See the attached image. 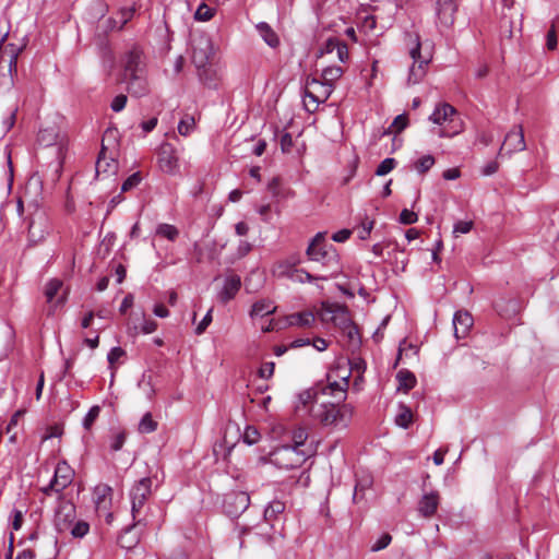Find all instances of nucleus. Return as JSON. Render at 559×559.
<instances>
[{"label": "nucleus", "instance_id": "1", "mask_svg": "<svg viewBox=\"0 0 559 559\" xmlns=\"http://www.w3.org/2000/svg\"><path fill=\"white\" fill-rule=\"evenodd\" d=\"M310 412L324 427L346 428L352 420L354 408L344 402H320L312 406Z\"/></svg>", "mask_w": 559, "mask_h": 559}, {"label": "nucleus", "instance_id": "2", "mask_svg": "<svg viewBox=\"0 0 559 559\" xmlns=\"http://www.w3.org/2000/svg\"><path fill=\"white\" fill-rule=\"evenodd\" d=\"M317 452L316 447L307 449H295L289 444L281 445L269 454V462L278 468L290 469L300 467L309 457Z\"/></svg>", "mask_w": 559, "mask_h": 559}, {"label": "nucleus", "instance_id": "3", "mask_svg": "<svg viewBox=\"0 0 559 559\" xmlns=\"http://www.w3.org/2000/svg\"><path fill=\"white\" fill-rule=\"evenodd\" d=\"M152 495V479L143 477L138 480L130 489L131 514L133 525H146V501Z\"/></svg>", "mask_w": 559, "mask_h": 559}, {"label": "nucleus", "instance_id": "4", "mask_svg": "<svg viewBox=\"0 0 559 559\" xmlns=\"http://www.w3.org/2000/svg\"><path fill=\"white\" fill-rule=\"evenodd\" d=\"M429 120L442 127L436 132L440 138L454 136L463 129L456 109L448 103L439 104L430 115Z\"/></svg>", "mask_w": 559, "mask_h": 559}, {"label": "nucleus", "instance_id": "5", "mask_svg": "<svg viewBox=\"0 0 559 559\" xmlns=\"http://www.w3.org/2000/svg\"><path fill=\"white\" fill-rule=\"evenodd\" d=\"M413 40L414 46L409 49V56L413 59V63L409 68L407 83L415 85L420 83L427 73L428 64L432 59L430 51L423 53L421 43L418 35L409 36Z\"/></svg>", "mask_w": 559, "mask_h": 559}, {"label": "nucleus", "instance_id": "6", "mask_svg": "<svg viewBox=\"0 0 559 559\" xmlns=\"http://www.w3.org/2000/svg\"><path fill=\"white\" fill-rule=\"evenodd\" d=\"M306 253L309 260L320 262L324 266L334 267L338 265L337 252L332 245L325 242V238L322 233H318L313 237Z\"/></svg>", "mask_w": 559, "mask_h": 559}, {"label": "nucleus", "instance_id": "7", "mask_svg": "<svg viewBox=\"0 0 559 559\" xmlns=\"http://www.w3.org/2000/svg\"><path fill=\"white\" fill-rule=\"evenodd\" d=\"M318 316L322 322H331L340 330L346 329L352 322L347 307L337 302L322 301Z\"/></svg>", "mask_w": 559, "mask_h": 559}, {"label": "nucleus", "instance_id": "8", "mask_svg": "<svg viewBox=\"0 0 559 559\" xmlns=\"http://www.w3.org/2000/svg\"><path fill=\"white\" fill-rule=\"evenodd\" d=\"M121 80L146 73L143 52L138 47L131 48L121 59Z\"/></svg>", "mask_w": 559, "mask_h": 559}, {"label": "nucleus", "instance_id": "9", "mask_svg": "<svg viewBox=\"0 0 559 559\" xmlns=\"http://www.w3.org/2000/svg\"><path fill=\"white\" fill-rule=\"evenodd\" d=\"M74 472L67 462H60L55 468V475L48 486L43 488L45 495L61 493L73 480Z\"/></svg>", "mask_w": 559, "mask_h": 559}, {"label": "nucleus", "instance_id": "10", "mask_svg": "<svg viewBox=\"0 0 559 559\" xmlns=\"http://www.w3.org/2000/svg\"><path fill=\"white\" fill-rule=\"evenodd\" d=\"M192 62L197 68H204L213 55L212 40L206 35L194 36L191 40Z\"/></svg>", "mask_w": 559, "mask_h": 559}, {"label": "nucleus", "instance_id": "11", "mask_svg": "<svg viewBox=\"0 0 559 559\" xmlns=\"http://www.w3.org/2000/svg\"><path fill=\"white\" fill-rule=\"evenodd\" d=\"M334 88L321 79L307 78L305 87V97L310 98L316 107L324 103L332 94Z\"/></svg>", "mask_w": 559, "mask_h": 559}, {"label": "nucleus", "instance_id": "12", "mask_svg": "<svg viewBox=\"0 0 559 559\" xmlns=\"http://www.w3.org/2000/svg\"><path fill=\"white\" fill-rule=\"evenodd\" d=\"M526 148L524 132L522 126H514L504 136L500 146L499 156H511L513 153L522 152Z\"/></svg>", "mask_w": 559, "mask_h": 559}, {"label": "nucleus", "instance_id": "13", "mask_svg": "<svg viewBox=\"0 0 559 559\" xmlns=\"http://www.w3.org/2000/svg\"><path fill=\"white\" fill-rule=\"evenodd\" d=\"M157 162L160 170L168 175L179 171V157L176 148L170 143H163L157 153Z\"/></svg>", "mask_w": 559, "mask_h": 559}, {"label": "nucleus", "instance_id": "14", "mask_svg": "<svg viewBox=\"0 0 559 559\" xmlns=\"http://www.w3.org/2000/svg\"><path fill=\"white\" fill-rule=\"evenodd\" d=\"M250 504V497L247 492L243 491H233L225 496L224 498V510L230 516H237Z\"/></svg>", "mask_w": 559, "mask_h": 559}, {"label": "nucleus", "instance_id": "15", "mask_svg": "<svg viewBox=\"0 0 559 559\" xmlns=\"http://www.w3.org/2000/svg\"><path fill=\"white\" fill-rule=\"evenodd\" d=\"M435 11L440 28H450L453 25L456 12L454 0H435Z\"/></svg>", "mask_w": 559, "mask_h": 559}, {"label": "nucleus", "instance_id": "16", "mask_svg": "<svg viewBox=\"0 0 559 559\" xmlns=\"http://www.w3.org/2000/svg\"><path fill=\"white\" fill-rule=\"evenodd\" d=\"M95 508L99 515H104L107 523H111L112 513L109 512L111 506L112 489L107 485H98L94 491Z\"/></svg>", "mask_w": 559, "mask_h": 559}, {"label": "nucleus", "instance_id": "17", "mask_svg": "<svg viewBox=\"0 0 559 559\" xmlns=\"http://www.w3.org/2000/svg\"><path fill=\"white\" fill-rule=\"evenodd\" d=\"M75 519V507L69 501L60 503L55 515V525L58 532L62 533L68 531L73 524Z\"/></svg>", "mask_w": 559, "mask_h": 559}, {"label": "nucleus", "instance_id": "18", "mask_svg": "<svg viewBox=\"0 0 559 559\" xmlns=\"http://www.w3.org/2000/svg\"><path fill=\"white\" fill-rule=\"evenodd\" d=\"M348 374L342 378V382L333 381L319 389L320 394L334 397V402L343 403L346 400L348 388Z\"/></svg>", "mask_w": 559, "mask_h": 559}, {"label": "nucleus", "instance_id": "19", "mask_svg": "<svg viewBox=\"0 0 559 559\" xmlns=\"http://www.w3.org/2000/svg\"><path fill=\"white\" fill-rule=\"evenodd\" d=\"M474 320L472 314L466 310H459L453 317L454 335L456 338L465 337L471 328L473 326Z\"/></svg>", "mask_w": 559, "mask_h": 559}, {"label": "nucleus", "instance_id": "20", "mask_svg": "<svg viewBox=\"0 0 559 559\" xmlns=\"http://www.w3.org/2000/svg\"><path fill=\"white\" fill-rule=\"evenodd\" d=\"M299 263V259L296 257H292L286 260L277 261L273 267L272 273L274 276L278 278H289L294 277L296 274V265Z\"/></svg>", "mask_w": 559, "mask_h": 559}, {"label": "nucleus", "instance_id": "21", "mask_svg": "<svg viewBox=\"0 0 559 559\" xmlns=\"http://www.w3.org/2000/svg\"><path fill=\"white\" fill-rule=\"evenodd\" d=\"M440 496L437 491L425 493L418 502V512L424 518H431L437 512Z\"/></svg>", "mask_w": 559, "mask_h": 559}, {"label": "nucleus", "instance_id": "22", "mask_svg": "<svg viewBox=\"0 0 559 559\" xmlns=\"http://www.w3.org/2000/svg\"><path fill=\"white\" fill-rule=\"evenodd\" d=\"M241 287V280L240 276L236 274H231L226 276L224 281V286L222 290L219 292V299L223 302H228L231 300L237 293L239 292Z\"/></svg>", "mask_w": 559, "mask_h": 559}, {"label": "nucleus", "instance_id": "23", "mask_svg": "<svg viewBox=\"0 0 559 559\" xmlns=\"http://www.w3.org/2000/svg\"><path fill=\"white\" fill-rule=\"evenodd\" d=\"M122 82L127 83L128 92L134 97H142L148 93V84L146 80V73L142 75H135L133 78L124 79Z\"/></svg>", "mask_w": 559, "mask_h": 559}, {"label": "nucleus", "instance_id": "24", "mask_svg": "<svg viewBox=\"0 0 559 559\" xmlns=\"http://www.w3.org/2000/svg\"><path fill=\"white\" fill-rule=\"evenodd\" d=\"M396 380L399 382L397 390L407 393L416 384V377L413 372L406 369H402L396 373Z\"/></svg>", "mask_w": 559, "mask_h": 559}, {"label": "nucleus", "instance_id": "25", "mask_svg": "<svg viewBox=\"0 0 559 559\" xmlns=\"http://www.w3.org/2000/svg\"><path fill=\"white\" fill-rule=\"evenodd\" d=\"M290 325L296 326H311L314 323L316 317L312 311H304L292 313L287 318Z\"/></svg>", "mask_w": 559, "mask_h": 559}, {"label": "nucleus", "instance_id": "26", "mask_svg": "<svg viewBox=\"0 0 559 559\" xmlns=\"http://www.w3.org/2000/svg\"><path fill=\"white\" fill-rule=\"evenodd\" d=\"M308 432L307 429L304 427H298L293 430L292 433V448H295L297 450L299 449H307L309 447H314L313 443H308Z\"/></svg>", "mask_w": 559, "mask_h": 559}, {"label": "nucleus", "instance_id": "27", "mask_svg": "<svg viewBox=\"0 0 559 559\" xmlns=\"http://www.w3.org/2000/svg\"><path fill=\"white\" fill-rule=\"evenodd\" d=\"M343 73V68L338 66H329L322 70L320 79L326 84H331L332 88H334L335 83L342 78Z\"/></svg>", "mask_w": 559, "mask_h": 559}, {"label": "nucleus", "instance_id": "28", "mask_svg": "<svg viewBox=\"0 0 559 559\" xmlns=\"http://www.w3.org/2000/svg\"><path fill=\"white\" fill-rule=\"evenodd\" d=\"M257 29H258L260 36L264 39V41L270 47H276L278 45V43H280L278 37L267 23H265V22L259 23L257 25Z\"/></svg>", "mask_w": 559, "mask_h": 559}, {"label": "nucleus", "instance_id": "29", "mask_svg": "<svg viewBox=\"0 0 559 559\" xmlns=\"http://www.w3.org/2000/svg\"><path fill=\"white\" fill-rule=\"evenodd\" d=\"M413 423V413L408 406L403 403L399 404V412L395 416V424L404 429H407Z\"/></svg>", "mask_w": 559, "mask_h": 559}, {"label": "nucleus", "instance_id": "30", "mask_svg": "<svg viewBox=\"0 0 559 559\" xmlns=\"http://www.w3.org/2000/svg\"><path fill=\"white\" fill-rule=\"evenodd\" d=\"M285 511V503L281 500L271 501L264 510V519L272 522L277 519L280 514Z\"/></svg>", "mask_w": 559, "mask_h": 559}, {"label": "nucleus", "instance_id": "31", "mask_svg": "<svg viewBox=\"0 0 559 559\" xmlns=\"http://www.w3.org/2000/svg\"><path fill=\"white\" fill-rule=\"evenodd\" d=\"M275 307L271 301L267 300H259L253 304L250 314L252 317H264L266 314L273 313Z\"/></svg>", "mask_w": 559, "mask_h": 559}, {"label": "nucleus", "instance_id": "32", "mask_svg": "<svg viewBox=\"0 0 559 559\" xmlns=\"http://www.w3.org/2000/svg\"><path fill=\"white\" fill-rule=\"evenodd\" d=\"M116 169V163L112 158L107 159L105 157V146L103 145L102 151L99 153V156L96 162V173H108V171H115Z\"/></svg>", "mask_w": 559, "mask_h": 559}, {"label": "nucleus", "instance_id": "33", "mask_svg": "<svg viewBox=\"0 0 559 559\" xmlns=\"http://www.w3.org/2000/svg\"><path fill=\"white\" fill-rule=\"evenodd\" d=\"M36 218L39 221V223H41L43 221H45V217H44V214L41 213H38L36 215V217L32 218L31 222L28 223V226H27V229H28V237L32 241H37V240H40L43 237H44V229L39 228L37 230V226H36Z\"/></svg>", "mask_w": 559, "mask_h": 559}, {"label": "nucleus", "instance_id": "34", "mask_svg": "<svg viewBox=\"0 0 559 559\" xmlns=\"http://www.w3.org/2000/svg\"><path fill=\"white\" fill-rule=\"evenodd\" d=\"M374 221L369 219L367 215L361 219L360 224L355 228L357 230L358 238L366 240L369 238L371 230L373 229Z\"/></svg>", "mask_w": 559, "mask_h": 559}, {"label": "nucleus", "instance_id": "35", "mask_svg": "<svg viewBox=\"0 0 559 559\" xmlns=\"http://www.w3.org/2000/svg\"><path fill=\"white\" fill-rule=\"evenodd\" d=\"M319 389L312 388L308 389L299 394V402L302 404V406H308L309 404H312V406L319 404Z\"/></svg>", "mask_w": 559, "mask_h": 559}, {"label": "nucleus", "instance_id": "36", "mask_svg": "<svg viewBox=\"0 0 559 559\" xmlns=\"http://www.w3.org/2000/svg\"><path fill=\"white\" fill-rule=\"evenodd\" d=\"M62 282L58 278L50 280L45 286V297L48 302H51L62 288Z\"/></svg>", "mask_w": 559, "mask_h": 559}, {"label": "nucleus", "instance_id": "37", "mask_svg": "<svg viewBox=\"0 0 559 559\" xmlns=\"http://www.w3.org/2000/svg\"><path fill=\"white\" fill-rule=\"evenodd\" d=\"M156 235L166 238L170 241H174L177 239L179 230L174 225L159 224L156 228Z\"/></svg>", "mask_w": 559, "mask_h": 559}, {"label": "nucleus", "instance_id": "38", "mask_svg": "<svg viewBox=\"0 0 559 559\" xmlns=\"http://www.w3.org/2000/svg\"><path fill=\"white\" fill-rule=\"evenodd\" d=\"M408 124V119L406 115H399L394 118L388 130L384 132V134H391V133H400L402 132Z\"/></svg>", "mask_w": 559, "mask_h": 559}, {"label": "nucleus", "instance_id": "39", "mask_svg": "<svg viewBox=\"0 0 559 559\" xmlns=\"http://www.w3.org/2000/svg\"><path fill=\"white\" fill-rule=\"evenodd\" d=\"M157 429V423L153 419L151 413L143 415L139 423V431L141 433H151Z\"/></svg>", "mask_w": 559, "mask_h": 559}, {"label": "nucleus", "instance_id": "40", "mask_svg": "<svg viewBox=\"0 0 559 559\" xmlns=\"http://www.w3.org/2000/svg\"><path fill=\"white\" fill-rule=\"evenodd\" d=\"M136 525H133V523L126 527L123 533L120 535L119 539H118V543L119 545L122 547V548H127V549H130L132 548L133 546H135L138 544V537L136 536H133L132 538H129L128 535L130 534V532L135 527Z\"/></svg>", "mask_w": 559, "mask_h": 559}, {"label": "nucleus", "instance_id": "41", "mask_svg": "<svg viewBox=\"0 0 559 559\" xmlns=\"http://www.w3.org/2000/svg\"><path fill=\"white\" fill-rule=\"evenodd\" d=\"M68 531L74 538H82L88 533L90 524L85 521L73 522Z\"/></svg>", "mask_w": 559, "mask_h": 559}, {"label": "nucleus", "instance_id": "42", "mask_svg": "<svg viewBox=\"0 0 559 559\" xmlns=\"http://www.w3.org/2000/svg\"><path fill=\"white\" fill-rule=\"evenodd\" d=\"M435 165V157L430 154L421 156L416 163H415V169L419 174L427 173L432 166Z\"/></svg>", "mask_w": 559, "mask_h": 559}, {"label": "nucleus", "instance_id": "43", "mask_svg": "<svg viewBox=\"0 0 559 559\" xmlns=\"http://www.w3.org/2000/svg\"><path fill=\"white\" fill-rule=\"evenodd\" d=\"M214 12H215L214 9H212L211 7H209L205 3H201L194 13V19L197 21L206 22V21H210L214 16Z\"/></svg>", "mask_w": 559, "mask_h": 559}, {"label": "nucleus", "instance_id": "44", "mask_svg": "<svg viewBox=\"0 0 559 559\" xmlns=\"http://www.w3.org/2000/svg\"><path fill=\"white\" fill-rule=\"evenodd\" d=\"M396 166V160L392 157L384 158L376 169L377 176H385Z\"/></svg>", "mask_w": 559, "mask_h": 559}, {"label": "nucleus", "instance_id": "45", "mask_svg": "<svg viewBox=\"0 0 559 559\" xmlns=\"http://www.w3.org/2000/svg\"><path fill=\"white\" fill-rule=\"evenodd\" d=\"M194 126H195L194 118L191 117V116H187V117H185L183 119H181L179 121V123H178V132L181 135L187 136L193 130Z\"/></svg>", "mask_w": 559, "mask_h": 559}, {"label": "nucleus", "instance_id": "46", "mask_svg": "<svg viewBox=\"0 0 559 559\" xmlns=\"http://www.w3.org/2000/svg\"><path fill=\"white\" fill-rule=\"evenodd\" d=\"M100 413V407L98 405H94L90 408L85 417L83 418V427L86 430H90L93 426L94 421L97 419Z\"/></svg>", "mask_w": 559, "mask_h": 559}, {"label": "nucleus", "instance_id": "47", "mask_svg": "<svg viewBox=\"0 0 559 559\" xmlns=\"http://www.w3.org/2000/svg\"><path fill=\"white\" fill-rule=\"evenodd\" d=\"M127 439L126 431H118L116 432L110 440V450L114 452H117L122 449L124 442Z\"/></svg>", "mask_w": 559, "mask_h": 559}, {"label": "nucleus", "instance_id": "48", "mask_svg": "<svg viewBox=\"0 0 559 559\" xmlns=\"http://www.w3.org/2000/svg\"><path fill=\"white\" fill-rule=\"evenodd\" d=\"M243 442H246L249 445H252L257 443L260 439V432L257 428L248 426L245 429L243 436H242Z\"/></svg>", "mask_w": 559, "mask_h": 559}, {"label": "nucleus", "instance_id": "49", "mask_svg": "<svg viewBox=\"0 0 559 559\" xmlns=\"http://www.w3.org/2000/svg\"><path fill=\"white\" fill-rule=\"evenodd\" d=\"M392 540V536L389 533L382 534L371 546V551L377 552L386 548Z\"/></svg>", "mask_w": 559, "mask_h": 559}, {"label": "nucleus", "instance_id": "50", "mask_svg": "<svg viewBox=\"0 0 559 559\" xmlns=\"http://www.w3.org/2000/svg\"><path fill=\"white\" fill-rule=\"evenodd\" d=\"M473 228L472 221H459L453 226V234L455 237L463 234H468Z\"/></svg>", "mask_w": 559, "mask_h": 559}, {"label": "nucleus", "instance_id": "51", "mask_svg": "<svg viewBox=\"0 0 559 559\" xmlns=\"http://www.w3.org/2000/svg\"><path fill=\"white\" fill-rule=\"evenodd\" d=\"M55 140L56 133L52 129L40 130L38 133V141L46 146L51 145Z\"/></svg>", "mask_w": 559, "mask_h": 559}, {"label": "nucleus", "instance_id": "52", "mask_svg": "<svg viewBox=\"0 0 559 559\" xmlns=\"http://www.w3.org/2000/svg\"><path fill=\"white\" fill-rule=\"evenodd\" d=\"M7 53L9 55V71L11 73L12 71L16 72L19 50H16L13 46H11L10 50L5 48L1 58H3Z\"/></svg>", "mask_w": 559, "mask_h": 559}, {"label": "nucleus", "instance_id": "53", "mask_svg": "<svg viewBox=\"0 0 559 559\" xmlns=\"http://www.w3.org/2000/svg\"><path fill=\"white\" fill-rule=\"evenodd\" d=\"M338 41L340 39L335 37L326 39L325 43L320 48V56L331 55L335 52V48H337Z\"/></svg>", "mask_w": 559, "mask_h": 559}, {"label": "nucleus", "instance_id": "54", "mask_svg": "<svg viewBox=\"0 0 559 559\" xmlns=\"http://www.w3.org/2000/svg\"><path fill=\"white\" fill-rule=\"evenodd\" d=\"M399 221L401 224L411 225L418 221V215L411 210L404 209L400 214Z\"/></svg>", "mask_w": 559, "mask_h": 559}, {"label": "nucleus", "instance_id": "55", "mask_svg": "<svg viewBox=\"0 0 559 559\" xmlns=\"http://www.w3.org/2000/svg\"><path fill=\"white\" fill-rule=\"evenodd\" d=\"M141 175L139 173H134L123 181L121 190L124 192L129 191L136 187L141 182Z\"/></svg>", "mask_w": 559, "mask_h": 559}, {"label": "nucleus", "instance_id": "56", "mask_svg": "<svg viewBox=\"0 0 559 559\" xmlns=\"http://www.w3.org/2000/svg\"><path fill=\"white\" fill-rule=\"evenodd\" d=\"M139 388H141L146 397L147 399H152L153 395L155 394V390L153 388V384H152V380H151V377H148L147 379L143 376V378L139 381Z\"/></svg>", "mask_w": 559, "mask_h": 559}, {"label": "nucleus", "instance_id": "57", "mask_svg": "<svg viewBox=\"0 0 559 559\" xmlns=\"http://www.w3.org/2000/svg\"><path fill=\"white\" fill-rule=\"evenodd\" d=\"M335 53L337 59L343 63L347 62L349 59L347 45L342 40L338 41L337 48H335Z\"/></svg>", "mask_w": 559, "mask_h": 559}, {"label": "nucleus", "instance_id": "58", "mask_svg": "<svg viewBox=\"0 0 559 559\" xmlns=\"http://www.w3.org/2000/svg\"><path fill=\"white\" fill-rule=\"evenodd\" d=\"M546 46L548 50H555L557 48V31L555 24L551 25L547 33Z\"/></svg>", "mask_w": 559, "mask_h": 559}, {"label": "nucleus", "instance_id": "59", "mask_svg": "<svg viewBox=\"0 0 559 559\" xmlns=\"http://www.w3.org/2000/svg\"><path fill=\"white\" fill-rule=\"evenodd\" d=\"M133 14L134 8H122L119 11L120 25L118 26V29H121L132 19Z\"/></svg>", "mask_w": 559, "mask_h": 559}, {"label": "nucleus", "instance_id": "60", "mask_svg": "<svg viewBox=\"0 0 559 559\" xmlns=\"http://www.w3.org/2000/svg\"><path fill=\"white\" fill-rule=\"evenodd\" d=\"M275 364L273 361H266L261 365L259 369V376L263 379H269L274 373Z\"/></svg>", "mask_w": 559, "mask_h": 559}, {"label": "nucleus", "instance_id": "61", "mask_svg": "<svg viewBox=\"0 0 559 559\" xmlns=\"http://www.w3.org/2000/svg\"><path fill=\"white\" fill-rule=\"evenodd\" d=\"M127 100L128 98L124 94H119L112 99L110 108L114 111L119 112L126 107Z\"/></svg>", "mask_w": 559, "mask_h": 559}, {"label": "nucleus", "instance_id": "62", "mask_svg": "<svg viewBox=\"0 0 559 559\" xmlns=\"http://www.w3.org/2000/svg\"><path fill=\"white\" fill-rule=\"evenodd\" d=\"M252 250V245L246 240H240L235 257L236 259H241L246 257Z\"/></svg>", "mask_w": 559, "mask_h": 559}, {"label": "nucleus", "instance_id": "63", "mask_svg": "<svg viewBox=\"0 0 559 559\" xmlns=\"http://www.w3.org/2000/svg\"><path fill=\"white\" fill-rule=\"evenodd\" d=\"M126 352L121 347H112L107 355L108 362L114 365L117 362L122 356H124Z\"/></svg>", "mask_w": 559, "mask_h": 559}, {"label": "nucleus", "instance_id": "64", "mask_svg": "<svg viewBox=\"0 0 559 559\" xmlns=\"http://www.w3.org/2000/svg\"><path fill=\"white\" fill-rule=\"evenodd\" d=\"M376 26H377V20H376V16L373 15H367L365 16L362 23H361V28L366 32V33H371L376 29Z\"/></svg>", "mask_w": 559, "mask_h": 559}]
</instances>
